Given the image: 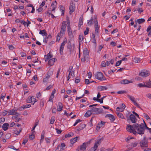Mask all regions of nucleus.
<instances>
[{
	"label": "nucleus",
	"mask_w": 151,
	"mask_h": 151,
	"mask_svg": "<svg viewBox=\"0 0 151 151\" xmlns=\"http://www.w3.org/2000/svg\"><path fill=\"white\" fill-rule=\"evenodd\" d=\"M94 23L95 26H98V22L97 21V17H95L94 19Z\"/></svg>",
	"instance_id": "obj_44"
},
{
	"label": "nucleus",
	"mask_w": 151,
	"mask_h": 151,
	"mask_svg": "<svg viewBox=\"0 0 151 151\" xmlns=\"http://www.w3.org/2000/svg\"><path fill=\"white\" fill-rule=\"evenodd\" d=\"M148 138H147L146 136H144L143 139L139 142V146L142 149H144L145 147L148 146Z\"/></svg>",
	"instance_id": "obj_2"
},
{
	"label": "nucleus",
	"mask_w": 151,
	"mask_h": 151,
	"mask_svg": "<svg viewBox=\"0 0 151 151\" xmlns=\"http://www.w3.org/2000/svg\"><path fill=\"white\" fill-rule=\"evenodd\" d=\"M132 83V82L131 81H129L126 79L122 80L120 82L121 84H124Z\"/></svg>",
	"instance_id": "obj_17"
},
{
	"label": "nucleus",
	"mask_w": 151,
	"mask_h": 151,
	"mask_svg": "<svg viewBox=\"0 0 151 151\" xmlns=\"http://www.w3.org/2000/svg\"><path fill=\"white\" fill-rule=\"evenodd\" d=\"M28 141V139H24L23 140L22 144L25 145L26 143Z\"/></svg>",
	"instance_id": "obj_52"
},
{
	"label": "nucleus",
	"mask_w": 151,
	"mask_h": 151,
	"mask_svg": "<svg viewBox=\"0 0 151 151\" xmlns=\"http://www.w3.org/2000/svg\"><path fill=\"white\" fill-rule=\"evenodd\" d=\"M11 135L10 133L7 134L5 136V138L6 139H9L11 137Z\"/></svg>",
	"instance_id": "obj_45"
},
{
	"label": "nucleus",
	"mask_w": 151,
	"mask_h": 151,
	"mask_svg": "<svg viewBox=\"0 0 151 151\" xmlns=\"http://www.w3.org/2000/svg\"><path fill=\"white\" fill-rule=\"evenodd\" d=\"M93 19L92 18L88 22L87 24L88 25H91L93 23Z\"/></svg>",
	"instance_id": "obj_43"
},
{
	"label": "nucleus",
	"mask_w": 151,
	"mask_h": 151,
	"mask_svg": "<svg viewBox=\"0 0 151 151\" xmlns=\"http://www.w3.org/2000/svg\"><path fill=\"white\" fill-rule=\"evenodd\" d=\"M122 60H120L117 61L116 63V65H115L116 66H118L119 65L121 64V63H122Z\"/></svg>",
	"instance_id": "obj_48"
},
{
	"label": "nucleus",
	"mask_w": 151,
	"mask_h": 151,
	"mask_svg": "<svg viewBox=\"0 0 151 151\" xmlns=\"http://www.w3.org/2000/svg\"><path fill=\"white\" fill-rule=\"evenodd\" d=\"M9 147L12 149L14 150L18 151L19 150V149H16L14 146L12 145H10L9 146Z\"/></svg>",
	"instance_id": "obj_46"
},
{
	"label": "nucleus",
	"mask_w": 151,
	"mask_h": 151,
	"mask_svg": "<svg viewBox=\"0 0 151 151\" xmlns=\"http://www.w3.org/2000/svg\"><path fill=\"white\" fill-rule=\"evenodd\" d=\"M78 138V137H76L70 139V143L72 145L76 142L77 140V139Z\"/></svg>",
	"instance_id": "obj_26"
},
{
	"label": "nucleus",
	"mask_w": 151,
	"mask_h": 151,
	"mask_svg": "<svg viewBox=\"0 0 151 151\" xmlns=\"http://www.w3.org/2000/svg\"><path fill=\"white\" fill-rule=\"evenodd\" d=\"M5 121V119L4 118H0V123H1L4 122Z\"/></svg>",
	"instance_id": "obj_62"
},
{
	"label": "nucleus",
	"mask_w": 151,
	"mask_h": 151,
	"mask_svg": "<svg viewBox=\"0 0 151 151\" xmlns=\"http://www.w3.org/2000/svg\"><path fill=\"white\" fill-rule=\"evenodd\" d=\"M92 39L93 40V41H92V42L93 43H95L96 44V39L95 37V36L94 34L93 33H92Z\"/></svg>",
	"instance_id": "obj_36"
},
{
	"label": "nucleus",
	"mask_w": 151,
	"mask_h": 151,
	"mask_svg": "<svg viewBox=\"0 0 151 151\" xmlns=\"http://www.w3.org/2000/svg\"><path fill=\"white\" fill-rule=\"evenodd\" d=\"M75 8V6H73V5H70L69 9L70 10V14H71L74 11Z\"/></svg>",
	"instance_id": "obj_23"
},
{
	"label": "nucleus",
	"mask_w": 151,
	"mask_h": 151,
	"mask_svg": "<svg viewBox=\"0 0 151 151\" xmlns=\"http://www.w3.org/2000/svg\"><path fill=\"white\" fill-rule=\"evenodd\" d=\"M143 115L144 117L147 120L149 119L150 120V118L147 114L145 113H144Z\"/></svg>",
	"instance_id": "obj_47"
},
{
	"label": "nucleus",
	"mask_w": 151,
	"mask_h": 151,
	"mask_svg": "<svg viewBox=\"0 0 151 151\" xmlns=\"http://www.w3.org/2000/svg\"><path fill=\"white\" fill-rule=\"evenodd\" d=\"M66 21H63L62 23V26L61 27L60 33V34H64L66 30Z\"/></svg>",
	"instance_id": "obj_7"
},
{
	"label": "nucleus",
	"mask_w": 151,
	"mask_h": 151,
	"mask_svg": "<svg viewBox=\"0 0 151 151\" xmlns=\"http://www.w3.org/2000/svg\"><path fill=\"white\" fill-rule=\"evenodd\" d=\"M34 132H32V133L31 134V135H29V139L31 140H32L35 137L34 135L33 134V133Z\"/></svg>",
	"instance_id": "obj_39"
},
{
	"label": "nucleus",
	"mask_w": 151,
	"mask_h": 151,
	"mask_svg": "<svg viewBox=\"0 0 151 151\" xmlns=\"http://www.w3.org/2000/svg\"><path fill=\"white\" fill-rule=\"evenodd\" d=\"M116 114H117V116L119 118H121L122 119H124V116L122 113L119 112H116Z\"/></svg>",
	"instance_id": "obj_35"
},
{
	"label": "nucleus",
	"mask_w": 151,
	"mask_h": 151,
	"mask_svg": "<svg viewBox=\"0 0 151 151\" xmlns=\"http://www.w3.org/2000/svg\"><path fill=\"white\" fill-rule=\"evenodd\" d=\"M74 135V134L72 132H70L69 133H68L67 134H66L65 135V138L67 137H70L73 136Z\"/></svg>",
	"instance_id": "obj_34"
},
{
	"label": "nucleus",
	"mask_w": 151,
	"mask_h": 151,
	"mask_svg": "<svg viewBox=\"0 0 151 151\" xmlns=\"http://www.w3.org/2000/svg\"><path fill=\"white\" fill-rule=\"evenodd\" d=\"M44 135H45V132L43 131L42 133L41 136V139H40V142H42L44 139Z\"/></svg>",
	"instance_id": "obj_38"
},
{
	"label": "nucleus",
	"mask_w": 151,
	"mask_h": 151,
	"mask_svg": "<svg viewBox=\"0 0 151 151\" xmlns=\"http://www.w3.org/2000/svg\"><path fill=\"white\" fill-rule=\"evenodd\" d=\"M79 40H80V41H82L83 40V35H80L79 36Z\"/></svg>",
	"instance_id": "obj_49"
},
{
	"label": "nucleus",
	"mask_w": 151,
	"mask_h": 151,
	"mask_svg": "<svg viewBox=\"0 0 151 151\" xmlns=\"http://www.w3.org/2000/svg\"><path fill=\"white\" fill-rule=\"evenodd\" d=\"M105 123V122L102 121H101L100 123H98L96 127V129L97 130L99 129L101 127H102L103 125H104Z\"/></svg>",
	"instance_id": "obj_19"
},
{
	"label": "nucleus",
	"mask_w": 151,
	"mask_h": 151,
	"mask_svg": "<svg viewBox=\"0 0 151 151\" xmlns=\"http://www.w3.org/2000/svg\"><path fill=\"white\" fill-rule=\"evenodd\" d=\"M93 138L91 139L89 141L87 142H84L85 143H86V145H88V144H90V143L93 140Z\"/></svg>",
	"instance_id": "obj_55"
},
{
	"label": "nucleus",
	"mask_w": 151,
	"mask_h": 151,
	"mask_svg": "<svg viewBox=\"0 0 151 151\" xmlns=\"http://www.w3.org/2000/svg\"><path fill=\"white\" fill-rule=\"evenodd\" d=\"M89 30V28L87 27L86 28V31H85L84 32V34L85 35H87L88 33V31Z\"/></svg>",
	"instance_id": "obj_50"
},
{
	"label": "nucleus",
	"mask_w": 151,
	"mask_h": 151,
	"mask_svg": "<svg viewBox=\"0 0 151 151\" xmlns=\"http://www.w3.org/2000/svg\"><path fill=\"white\" fill-rule=\"evenodd\" d=\"M140 58H135L134 59V61L135 63H139L140 62Z\"/></svg>",
	"instance_id": "obj_41"
},
{
	"label": "nucleus",
	"mask_w": 151,
	"mask_h": 151,
	"mask_svg": "<svg viewBox=\"0 0 151 151\" xmlns=\"http://www.w3.org/2000/svg\"><path fill=\"white\" fill-rule=\"evenodd\" d=\"M39 34L42 35L43 36H45L46 37L47 35V34L46 32V31L45 29L40 30V31Z\"/></svg>",
	"instance_id": "obj_21"
},
{
	"label": "nucleus",
	"mask_w": 151,
	"mask_h": 151,
	"mask_svg": "<svg viewBox=\"0 0 151 151\" xmlns=\"http://www.w3.org/2000/svg\"><path fill=\"white\" fill-rule=\"evenodd\" d=\"M40 106L42 107L44 106V101L43 99H42L40 101Z\"/></svg>",
	"instance_id": "obj_57"
},
{
	"label": "nucleus",
	"mask_w": 151,
	"mask_h": 151,
	"mask_svg": "<svg viewBox=\"0 0 151 151\" xmlns=\"http://www.w3.org/2000/svg\"><path fill=\"white\" fill-rule=\"evenodd\" d=\"M143 150L144 151H151V149L149 148H148L147 147H145Z\"/></svg>",
	"instance_id": "obj_60"
},
{
	"label": "nucleus",
	"mask_w": 151,
	"mask_h": 151,
	"mask_svg": "<svg viewBox=\"0 0 151 151\" xmlns=\"http://www.w3.org/2000/svg\"><path fill=\"white\" fill-rule=\"evenodd\" d=\"M32 96H29L28 98L26 100V102L27 103H30L32 102Z\"/></svg>",
	"instance_id": "obj_33"
},
{
	"label": "nucleus",
	"mask_w": 151,
	"mask_h": 151,
	"mask_svg": "<svg viewBox=\"0 0 151 151\" xmlns=\"http://www.w3.org/2000/svg\"><path fill=\"white\" fill-rule=\"evenodd\" d=\"M67 42V40L66 39H64L63 42H62V43H61V44L60 46V48H64V46L65 44Z\"/></svg>",
	"instance_id": "obj_28"
},
{
	"label": "nucleus",
	"mask_w": 151,
	"mask_h": 151,
	"mask_svg": "<svg viewBox=\"0 0 151 151\" xmlns=\"http://www.w3.org/2000/svg\"><path fill=\"white\" fill-rule=\"evenodd\" d=\"M50 138H46L45 139L47 143H50Z\"/></svg>",
	"instance_id": "obj_58"
},
{
	"label": "nucleus",
	"mask_w": 151,
	"mask_h": 151,
	"mask_svg": "<svg viewBox=\"0 0 151 151\" xmlns=\"http://www.w3.org/2000/svg\"><path fill=\"white\" fill-rule=\"evenodd\" d=\"M91 83L92 82H91V81H89V80L88 79H85V83L86 84H88L89 83Z\"/></svg>",
	"instance_id": "obj_53"
},
{
	"label": "nucleus",
	"mask_w": 151,
	"mask_h": 151,
	"mask_svg": "<svg viewBox=\"0 0 151 151\" xmlns=\"http://www.w3.org/2000/svg\"><path fill=\"white\" fill-rule=\"evenodd\" d=\"M21 23L24 25V26L26 25L27 22H26L24 20H22L21 21Z\"/></svg>",
	"instance_id": "obj_54"
},
{
	"label": "nucleus",
	"mask_w": 151,
	"mask_h": 151,
	"mask_svg": "<svg viewBox=\"0 0 151 151\" xmlns=\"http://www.w3.org/2000/svg\"><path fill=\"white\" fill-rule=\"evenodd\" d=\"M86 125L83 123H81L78 127H76L77 131H79L83 129L86 127Z\"/></svg>",
	"instance_id": "obj_10"
},
{
	"label": "nucleus",
	"mask_w": 151,
	"mask_h": 151,
	"mask_svg": "<svg viewBox=\"0 0 151 151\" xmlns=\"http://www.w3.org/2000/svg\"><path fill=\"white\" fill-rule=\"evenodd\" d=\"M92 111H91V109L90 110H88L86 112V113L84 115V116L85 117H88L90 116L92 113Z\"/></svg>",
	"instance_id": "obj_22"
},
{
	"label": "nucleus",
	"mask_w": 151,
	"mask_h": 151,
	"mask_svg": "<svg viewBox=\"0 0 151 151\" xmlns=\"http://www.w3.org/2000/svg\"><path fill=\"white\" fill-rule=\"evenodd\" d=\"M93 114L98 115L103 113V110L102 108H98L93 107L91 108Z\"/></svg>",
	"instance_id": "obj_4"
},
{
	"label": "nucleus",
	"mask_w": 151,
	"mask_h": 151,
	"mask_svg": "<svg viewBox=\"0 0 151 151\" xmlns=\"http://www.w3.org/2000/svg\"><path fill=\"white\" fill-rule=\"evenodd\" d=\"M150 75L149 71L147 70H142L140 73L139 74V76L143 77H145L148 76Z\"/></svg>",
	"instance_id": "obj_6"
},
{
	"label": "nucleus",
	"mask_w": 151,
	"mask_h": 151,
	"mask_svg": "<svg viewBox=\"0 0 151 151\" xmlns=\"http://www.w3.org/2000/svg\"><path fill=\"white\" fill-rule=\"evenodd\" d=\"M9 127V124L8 123H5L4 124L2 125V129L4 131L7 130Z\"/></svg>",
	"instance_id": "obj_15"
},
{
	"label": "nucleus",
	"mask_w": 151,
	"mask_h": 151,
	"mask_svg": "<svg viewBox=\"0 0 151 151\" xmlns=\"http://www.w3.org/2000/svg\"><path fill=\"white\" fill-rule=\"evenodd\" d=\"M63 108V104L59 102L58 103V105L57 106V110L58 111H60L62 110Z\"/></svg>",
	"instance_id": "obj_18"
},
{
	"label": "nucleus",
	"mask_w": 151,
	"mask_h": 151,
	"mask_svg": "<svg viewBox=\"0 0 151 151\" xmlns=\"http://www.w3.org/2000/svg\"><path fill=\"white\" fill-rule=\"evenodd\" d=\"M54 96H52V95H51L50 97L49 101H53V98H54Z\"/></svg>",
	"instance_id": "obj_61"
},
{
	"label": "nucleus",
	"mask_w": 151,
	"mask_h": 151,
	"mask_svg": "<svg viewBox=\"0 0 151 151\" xmlns=\"http://www.w3.org/2000/svg\"><path fill=\"white\" fill-rule=\"evenodd\" d=\"M138 143L136 142L132 143L127 146V147L129 148H133L135 147L137 145Z\"/></svg>",
	"instance_id": "obj_12"
},
{
	"label": "nucleus",
	"mask_w": 151,
	"mask_h": 151,
	"mask_svg": "<svg viewBox=\"0 0 151 151\" xmlns=\"http://www.w3.org/2000/svg\"><path fill=\"white\" fill-rule=\"evenodd\" d=\"M126 118L128 122H129V121H130L133 123L137 124L136 123L137 122V119L134 114H131L129 115V116L127 115Z\"/></svg>",
	"instance_id": "obj_3"
},
{
	"label": "nucleus",
	"mask_w": 151,
	"mask_h": 151,
	"mask_svg": "<svg viewBox=\"0 0 151 151\" xmlns=\"http://www.w3.org/2000/svg\"><path fill=\"white\" fill-rule=\"evenodd\" d=\"M55 60H56L57 59L55 58H52L50 59L48 62V64L51 66L52 65H53Z\"/></svg>",
	"instance_id": "obj_16"
},
{
	"label": "nucleus",
	"mask_w": 151,
	"mask_h": 151,
	"mask_svg": "<svg viewBox=\"0 0 151 151\" xmlns=\"http://www.w3.org/2000/svg\"><path fill=\"white\" fill-rule=\"evenodd\" d=\"M126 106L124 104H122V110L121 111H123L124 109L125 108Z\"/></svg>",
	"instance_id": "obj_63"
},
{
	"label": "nucleus",
	"mask_w": 151,
	"mask_h": 151,
	"mask_svg": "<svg viewBox=\"0 0 151 151\" xmlns=\"http://www.w3.org/2000/svg\"><path fill=\"white\" fill-rule=\"evenodd\" d=\"M137 22L139 24H140L142 23L145 22V20L144 19H138Z\"/></svg>",
	"instance_id": "obj_32"
},
{
	"label": "nucleus",
	"mask_w": 151,
	"mask_h": 151,
	"mask_svg": "<svg viewBox=\"0 0 151 151\" xmlns=\"http://www.w3.org/2000/svg\"><path fill=\"white\" fill-rule=\"evenodd\" d=\"M102 67H105L106 66V63L104 61H103L101 62V65Z\"/></svg>",
	"instance_id": "obj_51"
},
{
	"label": "nucleus",
	"mask_w": 151,
	"mask_h": 151,
	"mask_svg": "<svg viewBox=\"0 0 151 151\" xmlns=\"http://www.w3.org/2000/svg\"><path fill=\"white\" fill-rule=\"evenodd\" d=\"M138 86L140 87H147V88H150V87L149 86H147V85H145L144 83H139Z\"/></svg>",
	"instance_id": "obj_31"
},
{
	"label": "nucleus",
	"mask_w": 151,
	"mask_h": 151,
	"mask_svg": "<svg viewBox=\"0 0 151 151\" xmlns=\"http://www.w3.org/2000/svg\"><path fill=\"white\" fill-rule=\"evenodd\" d=\"M86 143H83L82 145L80 146V149L81 151H84L86 149Z\"/></svg>",
	"instance_id": "obj_20"
},
{
	"label": "nucleus",
	"mask_w": 151,
	"mask_h": 151,
	"mask_svg": "<svg viewBox=\"0 0 151 151\" xmlns=\"http://www.w3.org/2000/svg\"><path fill=\"white\" fill-rule=\"evenodd\" d=\"M98 146L94 145L93 147H92L88 151H98L97 150Z\"/></svg>",
	"instance_id": "obj_24"
},
{
	"label": "nucleus",
	"mask_w": 151,
	"mask_h": 151,
	"mask_svg": "<svg viewBox=\"0 0 151 151\" xmlns=\"http://www.w3.org/2000/svg\"><path fill=\"white\" fill-rule=\"evenodd\" d=\"M8 113L9 115H14L15 114L17 113V112L15 111V110H14V109H12V110L9 111H8Z\"/></svg>",
	"instance_id": "obj_27"
},
{
	"label": "nucleus",
	"mask_w": 151,
	"mask_h": 151,
	"mask_svg": "<svg viewBox=\"0 0 151 151\" xmlns=\"http://www.w3.org/2000/svg\"><path fill=\"white\" fill-rule=\"evenodd\" d=\"M55 130H56V131H57V132L58 134H60L62 132V130H59V129H58L57 128H55Z\"/></svg>",
	"instance_id": "obj_59"
},
{
	"label": "nucleus",
	"mask_w": 151,
	"mask_h": 151,
	"mask_svg": "<svg viewBox=\"0 0 151 151\" xmlns=\"http://www.w3.org/2000/svg\"><path fill=\"white\" fill-rule=\"evenodd\" d=\"M103 74L101 72H98L95 74V77L96 79L100 80L102 81L103 79Z\"/></svg>",
	"instance_id": "obj_5"
},
{
	"label": "nucleus",
	"mask_w": 151,
	"mask_h": 151,
	"mask_svg": "<svg viewBox=\"0 0 151 151\" xmlns=\"http://www.w3.org/2000/svg\"><path fill=\"white\" fill-rule=\"evenodd\" d=\"M126 91H118L117 92V93L119 94H123L124 93H126Z\"/></svg>",
	"instance_id": "obj_56"
},
{
	"label": "nucleus",
	"mask_w": 151,
	"mask_h": 151,
	"mask_svg": "<svg viewBox=\"0 0 151 151\" xmlns=\"http://www.w3.org/2000/svg\"><path fill=\"white\" fill-rule=\"evenodd\" d=\"M106 118H109V119L111 122H113L114 121L115 119L114 116L111 114H106L105 117Z\"/></svg>",
	"instance_id": "obj_11"
},
{
	"label": "nucleus",
	"mask_w": 151,
	"mask_h": 151,
	"mask_svg": "<svg viewBox=\"0 0 151 151\" xmlns=\"http://www.w3.org/2000/svg\"><path fill=\"white\" fill-rule=\"evenodd\" d=\"M31 106L30 104H27L25 105H23L22 106L20 107L18 109V110L20 111H21L22 109H24L27 108H29Z\"/></svg>",
	"instance_id": "obj_14"
},
{
	"label": "nucleus",
	"mask_w": 151,
	"mask_h": 151,
	"mask_svg": "<svg viewBox=\"0 0 151 151\" xmlns=\"http://www.w3.org/2000/svg\"><path fill=\"white\" fill-rule=\"evenodd\" d=\"M146 85H147V86H149L150 87H150H151V81H150V82H146Z\"/></svg>",
	"instance_id": "obj_64"
},
{
	"label": "nucleus",
	"mask_w": 151,
	"mask_h": 151,
	"mask_svg": "<svg viewBox=\"0 0 151 151\" xmlns=\"http://www.w3.org/2000/svg\"><path fill=\"white\" fill-rule=\"evenodd\" d=\"M83 57H85L87 61L89 60L88 51L87 48H85L83 50Z\"/></svg>",
	"instance_id": "obj_9"
},
{
	"label": "nucleus",
	"mask_w": 151,
	"mask_h": 151,
	"mask_svg": "<svg viewBox=\"0 0 151 151\" xmlns=\"http://www.w3.org/2000/svg\"><path fill=\"white\" fill-rule=\"evenodd\" d=\"M21 131L22 128H21L20 129L19 131H18L16 128L14 129V131L16 134V135L14 136L16 137L18 134H19Z\"/></svg>",
	"instance_id": "obj_29"
},
{
	"label": "nucleus",
	"mask_w": 151,
	"mask_h": 151,
	"mask_svg": "<svg viewBox=\"0 0 151 151\" xmlns=\"http://www.w3.org/2000/svg\"><path fill=\"white\" fill-rule=\"evenodd\" d=\"M98 88L100 91H104V90H107L108 88L105 86H100L98 87Z\"/></svg>",
	"instance_id": "obj_25"
},
{
	"label": "nucleus",
	"mask_w": 151,
	"mask_h": 151,
	"mask_svg": "<svg viewBox=\"0 0 151 151\" xmlns=\"http://www.w3.org/2000/svg\"><path fill=\"white\" fill-rule=\"evenodd\" d=\"M68 35L70 37H72L73 36V33L72 32V30H71V28L70 27L68 28Z\"/></svg>",
	"instance_id": "obj_30"
},
{
	"label": "nucleus",
	"mask_w": 151,
	"mask_h": 151,
	"mask_svg": "<svg viewBox=\"0 0 151 151\" xmlns=\"http://www.w3.org/2000/svg\"><path fill=\"white\" fill-rule=\"evenodd\" d=\"M50 75H48L46 77L44 78L43 79V81L44 83H46L48 80V79L50 78Z\"/></svg>",
	"instance_id": "obj_40"
},
{
	"label": "nucleus",
	"mask_w": 151,
	"mask_h": 151,
	"mask_svg": "<svg viewBox=\"0 0 151 151\" xmlns=\"http://www.w3.org/2000/svg\"><path fill=\"white\" fill-rule=\"evenodd\" d=\"M53 57V55L50 54V52L48 53L47 55L44 56L45 62L48 60L49 59H50Z\"/></svg>",
	"instance_id": "obj_13"
},
{
	"label": "nucleus",
	"mask_w": 151,
	"mask_h": 151,
	"mask_svg": "<svg viewBox=\"0 0 151 151\" xmlns=\"http://www.w3.org/2000/svg\"><path fill=\"white\" fill-rule=\"evenodd\" d=\"M144 124L141 123L134 124L132 125L128 124L127 125V131L131 133H133L134 135L137 134L142 135L144 134L145 130L146 129L148 130L151 133V128L148 127L145 122L143 121Z\"/></svg>",
	"instance_id": "obj_1"
},
{
	"label": "nucleus",
	"mask_w": 151,
	"mask_h": 151,
	"mask_svg": "<svg viewBox=\"0 0 151 151\" xmlns=\"http://www.w3.org/2000/svg\"><path fill=\"white\" fill-rule=\"evenodd\" d=\"M65 146L64 143H62L61 145H58L55 149V151H64V147Z\"/></svg>",
	"instance_id": "obj_8"
},
{
	"label": "nucleus",
	"mask_w": 151,
	"mask_h": 151,
	"mask_svg": "<svg viewBox=\"0 0 151 151\" xmlns=\"http://www.w3.org/2000/svg\"><path fill=\"white\" fill-rule=\"evenodd\" d=\"M55 117L54 116H52L51 119L50 123L51 124H53L55 121Z\"/></svg>",
	"instance_id": "obj_42"
},
{
	"label": "nucleus",
	"mask_w": 151,
	"mask_h": 151,
	"mask_svg": "<svg viewBox=\"0 0 151 151\" xmlns=\"http://www.w3.org/2000/svg\"><path fill=\"white\" fill-rule=\"evenodd\" d=\"M127 96L130 99L133 103H134V102H135L136 101L134 100L135 98L134 97L132 96L129 95H128Z\"/></svg>",
	"instance_id": "obj_37"
}]
</instances>
